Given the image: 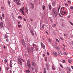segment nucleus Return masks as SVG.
Returning a JSON list of instances; mask_svg holds the SVG:
<instances>
[{
  "instance_id": "obj_1",
  "label": "nucleus",
  "mask_w": 73,
  "mask_h": 73,
  "mask_svg": "<svg viewBox=\"0 0 73 73\" xmlns=\"http://www.w3.org/2000/svg\"><path fill=\"white\" fill-rule=\"evenodd\" d=\"M27 48L28 50V52L30 53H31V52H32V50L34 49V48L33 47H28Z\"/></svg>"
},
{
  "instance_id": "obj_2",
  "label": "nucleus",
  "mask_w": 73,
  "mask_h": 73,
  "mask_svg": "<svg viewBox=\"0 0 73 73\" xmlns=\"http://www.w3.org/2000/svg\"><path fill=\"white\" fill-rule=\"evenodd\" d=\"M27 65L28 69H31V62L29 60L27 61Z\"/></svg>"
},
{
  "instance_id": "obj_3",
  "label": "nucleus",
  "mask_w": 73,
  "mask_h": 73,
  "mask_svg": "<svg viewBox=\"0 0 73 73\" xmlns=\"http://www.w3.org/2000/svg\"><path fill=\"white\" fill-rule=\"evenodd\" d=\"M46 68L47 69V70H49V63L48 62H46L45 63Z\"/></svg>"
},
{
  "instance_id": "obj_4",
  "label": "nucleus",
  "mask_w": 73,
  "mask_h": 73,
  "mask_svg": "<svg viewBox=\"0 0 73 73\" xmlns=\"http://www.w3.org/2000/svg\"><path fill=\"white\" fill-rule=\"evenodd\" d=\"M13 1L14 2L16 3L17 5H21V3H19V0H13Z\"/></svg>"
},
{
  "instance_id": "obj_5",
  "label": "nucleus",
  "mask_w": 73,
  "mask_h": 73,
  "mask_svg": "<svg viewBox=\"0 0 73 73\" xmlns=\"http://www.w3.org/2000/svg\"><path fill=\"white\" fill-rule=\"evenodd\" d=\"M31 65L32 66H37V64L35 63L34 61H32Z\"/></svg>"
},
{
  "instance_id": "obj_6",
  "label": "nucleus",
  "mask_w": 73,
  "mask_h": 73,
  "mask_svg": "<svg viewBox=\"0 0 73 73\" xmlns=\"http://www.w3.org/2000/svg\"><path fill=\"white\" fill-rule=\"evenodd\" d=\"M3 27H4V23L2 22L0 23V29H1Z\"/></svg>"
},
{
  "instance_id": "obj_7",
  "label": "nucleus",
  "mask_w": 73,
  "mask_h": 73,
  "mask_svg": "<svg viewBox=\"0 0 73 73\" xmlns=\"http://www.w3.org/2000/svg\"><path fill=\"white\" fill-rule=\"evenodd\" d=\"M22 42L23 45L24 46H25V47H26V44H26V43H25V42L24 41V40H22Z\"/></svg>"
},
{
  "instance_id": "obj_8",
  "label": "nucleus",
  "mask_w": 73,
  "mask_h": 73,
  "mask_svg": "<svg viewBox=\"0 0 73 73\" xmlns=\"http://www.w3.org/2000/svg\"><path fill=\"white\" fill-rule=\"evenodd\" d=\"M41 46L42 47V48H43V49H44L45 48V45H44V44L42 43V42H41Z\"/></svg>"
},
{
  "instance_id": "obj_9",
  "label": "nucleus",
  "mask_w": 73,
  "mask_h": 73,
  "mask_svg": "<svg viewBox=\"0 0 73 73\" xmlns=\"http://www.w3.org/2000/svg\"><path fill=\"white\" fill-rule=\"evenodd\" d=\"M56 1H54V2H53L52 3V6H55L56 5Z\"/></svg>"
},
{
  "instance_id": "obj_10",
  "label": "nucleus",
  "mask_w": 73,
  "mask_h": 73,
  "mask_svg": "<svg viewBox=\"0 0 73 73\" xmlns=\"http://www.w3.org/2000/svg\"><path fill=\"white\" fill-rule=\"evenodd\" d=\"M67 69L69 71V72H71V69H70V68L68 67L67 68Z\"/></svg>"
},
{
  "instance_id": "obj_11",
  "label": "nucleus",
  "mask_w": 73,
  "mask_h": 73,
  "mask_svg": "<svg viewBox=\"0 0 73 73\" xmlns=\"http://www.w3.org/2000/svg\"><path fill=\"white\" fill-rule=\"evenodd\" d=\"M34 68L35 69V71L36 72H37V68L36 67V66H34Z\"/></svg>"
},
{
  "instance_id": "obj_12",
  "label": "nucleus",
  "mask_w": 73,
  "mask_h": 73,
  "mask_svg": "<svg viewBox=\"0 0 73 73\" xmlns=\"http://www.w3.org/2000/svg\"><path fill=\"white\" fill-rule=\"evenodd\" d=\"M25 72L26 73H29L30 72V70H26Z\"/></svg>"
},
{
  "instance_id": "obj_13",
  "label": "nucleus",
  "mask_w": 73,
  "mask_h": 73,
  "mask_svg": "<svg viewBox=\"0 0 73 73\" xmlns=\"http://www.w3.org/2000/svg\"><path fill=\"white\" fill-rule=\"evenodd\" d=\"M54 14H55V15H54L55 17H56L57 16V15H58V14H57V13H55V12H54Z\"/></svg>"
},
{
  "instance_id": "obj_14",
  "label": "nucleus",
  "mask_w": 73,
  "mask_h": 73,
  "mask_svg": "<svg viewBox=\"0 0 73 73\" xmlns=\"http://www.w3.org/2000/svg\"><path fill=\"white\" fill-rule=\"evenodd\" d=\"M30 32L33 36L34 35V33H33V31L32 30H30Z\"/></svg>"
},
{
  "instance_id": "obj_15",
  "label": "nucleus",
  "mask_w": 73,
  "mask_h": 73,
  "mask_svg": "<svg viewBox=\"0 0 73 73\" xmlns=\"http://www.w3.org/2000/svg\"><path fill=\"white\" fill-rule=\"evenodd\" d=\"M48 7H49V9L50 10H51V9H52V6H51V5H48Z\"/></svg>"
},
{
  "instance_id": "obj_16",
  "label": "nucleus",
  "mask_w": 73,
  "mask_h": 73,
  "mask_svg": "<svg viewBox=\"0 0 73 73\" xmlns=\"http://www.w3.org/2000/svg\"><path fill=\"white\" fill-rule=\"evenodd\" d=\"M44 71H43V73H46V68H44Z\"/></svg>"
},
{
  "instance_id": "obj_17",
  "label": "nucleus",
  "mask_w": 73,
  "mask_h": 73,
  "mask_svg": "<svg viewBox=\"0 0 73 73\" xmlns=\"http://www.w3.org/2000/svg\"><path fill=\"white\" fill-rule=\"evenodd\" d=\"M55 48H56V49H57L58 50H60V47L58 46H56Z\"/></svg>"
},
{
  "instance_id": "obj_18",
  "label": "nucleus",
  "mask_w": 73,
  "mask_h": 73,
  "mask_svg": "<svg viewBox=\"0 0 73 73\" xmlns=\"http://www.w3.org/2000/svg\"><path fill=\"white\" fill-rule=\"evenodd\" d=\"M52 53H53V54H54V55H55V56H57V52H55V53H54V52H52Z\"/></svg>"
},
{
  "instance_id": "obj_19",
  "label": "nucleus",
  "mask_w": 73,
  "mask_h": 73,
  "mask_svg": "<svg viewBox=\"0 0 73 73\" xmlns=\"http://www.w3.org/2000/svg\"><path fill=\"white\" fill-rule=\"evenodd\" d=\"M58 55H59L61 56V55H62V53H61V52H58Z\"/></svg>"
},
{
  "instance_id": "obj_20",
  "label": "nucleus",
  "mask_w": 73,
  "mask_h": 73,
  "mask_svg": "<svg viewBox=\"0 0 73 73\" xmlns=\"http://www.w3.org/2000/svg\"><path fill=\"white\" fill-rule=\"evenodd\" d=\"M9 39H10V38H7L6 39V41L7 42H9Z\"/></svg>"
},
{
  "instance_id": "obj_21",
  "label": "nucleus",
  "mask_w": 73,
  "mask_h": 73,
  "mask_svg": "<svg viewBox=\"0 0 73 73\" xmlns=\"http://www.w3.org/2000/svg\"><path fill=\"white\" fill-rule=\"evenodd\" d=\"M21 13L22 14V15H24L25 14V13H24V11H21Z\"/></svg>"
},
{
  "instance_id": "obj_22",
  "label": "nucleus",
  "mask_w": 73,
  "mask_h": 73,
  "mask_svg": "<svg viewBox=\"0 0 73 73\" xmlns=\"http://www.w3.org/2000/svg\"><path fill=\"white\" fill-rule=\"evenodd\" d=\"M18 62H19V64H20V65H22L23 64L22 63V62L20 60V61H18Z\"/></svg>"
},
{
  "instance_id": "obj_23",
  "label": "nucleus",
  "mask_w": 73,
  "mask_h": 73,
  "mask_svg": "<svg viewBox=\"0 0 73 73\" xmlns=\"http://www.w3.org/2000/svg\"><path fill=\"white\" fill-rule=\"evenodd\" d=\"M42 8L43 10L44 11V10H45V6H43L42 7Z\"/></svg>"
},
{
  "instance_id": "obj_24",
  "label": "nucleus",
  "mask_w": 73,
  "mask_h": 73,
  "mask_svg": "<svg viewBox=\"0 0 73 73\" xmlns=\"http://www.w3.org/2000/svg\"><path fill=\"white\" fill-rule=\"evenodd\" d=\"M21 11H24V7H23L22 8L20 9Z\"/></svg>"
},
{
  "instance_id": "obj_25",
  "label": "nucleus",
  "mask_w": 73,
  "mask_h": 73,
  "mask_svg": "<svg viewBox=\"0 0 73 73\" xmlns=\"http://www.w3.org/2000/svg\"><path fill=\"white\" fill-rule=\"evenodd\" d=\"M22 60L21 58H18V61H21V60Z\"/></svg>"
},
{
  "instance_id": "obj_26",
  "label": "nucleus",
  "mask_w": 73,
  "mask_h": 73,
  "mask_svg": "<svg viewBox=\"0 0 73 73\" xmlns=\"http://www.w3.org/2000/svg\"><path fill=\"white\" fill-rule=\"evenodd\" d=\"M1 9L3 10V9H4V7L3 6H2L1 7Z\"/></svg>"
},
{
  "instance_id": "obj_27",
  "label": "nucleus",
  "mask_w": 73,
  "mask_h": 73,
  "mask_svg": "<svg viewBox=\"0 0 73 73\" xmlns=\"http://www.w3.org/2000/svg\"><path fill=\"white\" fill-rule=\"evenodd\" d=\"M4 61L5 62V64H6L7 62V59H5L4 60Z\"/></svg>"
},
{
  "instance_id": "obj_28",
  "label": "nucleus",
  "mask_w": 73,
  "mask_h": 73,
  "mask_svg": "<svg viewBox=\"0 0 73 73\" xmlns=\"http://www.w3.org/2000/svg\"><path fill=\"white\" fill-rule=\"evenodd\" d=\"M25 10L26 12H27V13H28V9H27V7H26L25 8Z\"/></svg>"
},
{
  "instance_id": "obj_29",
  "label": "nucleus",
  "mask_w": 73,
  "mask_h": 73,
  "mask_svg": "<svg viewBox=\"0 0 73 73\" xmlns=\"http://www.w3.org/2000/svg\"><path fill=\"white\" fill-rule=\"evenodd\" d=\"M31 69L32 71H33L34 70V68L33 67H31Z\"/></svg>"
},
{
  "instance_id": "obj_30",
  "label": "nucleus",
  "mask_w": 73,
  "mask_h": 73,
  "mask_svg": "<svg viewBox=\"0 0 73 73\" xmlns=\"http://www.w3.org/2000/svg\"><path fill=\"white\" fill-rule=\"evenodd\" d=\"M12 63H10V68H12Z\"/></svg>"
},
{
  "instance_id": "obj_31",
  "label": "nucleus",
  "mask_w": 73,
  "mask_h": 73,
  "mask_svg": "<svg viewBox=\"0 0 73 73\" xmlns=\"http://www.w3.org/2000/svg\"><path fill=\"white\" fill-rule=\"evenodd\" d=\"M45 61H48V59H47V57H45Z\"/></svg>"
},
{
  "instance_id": "obj_32",
  "label": "nucleus",
  "mask_w": 73,
  "mask_h": 73,
  "mask_svg": "<svg viewBox=\"0 0 73 73\" xmlns=\"http://www.w3.org/2000/svg\"><path fill=\"white\" fill-rule=\"evenodd\" d=\"M64 54V55H66L68 54V53H67V52H64L63 53Z\"/></svg>"
},
{
  "instance_id": "obj_33",
  "label": "nucleus",
  "mask_w": 73,
  "mask_h": 73,
  "mask_svg": "<svg viewBox=\"0 0 73 73\" xmlns=\"http://www.w3.org/2000/svg\"><path fill=\"white\" fill-rule=\"evenodd\" d=\"M18 17L19 19H23V17H21V16H18Z\"/></svg>"
},
{
  "instance_id": "obj_34",
  "label": "nucleus",
  "mask_w": 73,
  "mask_h": 73,
  "mask_svg": "<svg viewBox=\"0 0 73 73\" xmlns=\"http://www.w3.org/2000/svg\"><path fill=\"white\" fill-rule=\"evenodd\" d=\"M59 16H60V17H63L61 16V15H60V13H59Z\"/></svg>"
},
{
  "instance_id": "obj_35",
  "label": "nucleus",
  "mask_w": 73,
  "mask_h": 73,
  "mask_svg": "<svg viewBox=\"0 0 73 73\" xmlns=\"http://www.w3.org/2000/svg\"><path fill=\"white\" fill-rule=\"evenodd\" d=\"M32 9H33V8H35V5H34L32 6Z\"/></svg>"
},
{
  "instance_id": "obj_36",
  "label": "nucleus",
  "mask_w": 73,
  "mask_h": 73,
  "mask_svg": "<svg viewBox=\"0 0 73 73\" xmlns=\"http://www.w3.org/2000/svg\"><path fill=\"white\" fill-rule=\"evenodd\" d=\"M4 37L5 38H7L8 37V36L7 35H5Z\"/></svg>"
},
{
  "instance_id": "obj_37",
  "label": "nucleus",
  "mask_w": 73,
  "mask_h": 73,
  "mask_svg": "<svg viewBox=\"0 0 73 73\" xmlns=\"http://www.w3.org/2000/svg\"><path fill=\"white\" fill-rule=\"evenodd\" d=\"M48 41H49L50 42H51L52 41V39H48Z\"/></svg>"
},
{
  "instance_id": "obj_38",
  "label": "nucleus",
  "mask_w": 73,
  "mask_h": 73,
  "mask_svg": "<svg viewBox=\"0 0 73 73\" xmlns=\"http://www.w3.org/2000/svg\"><path fill=\"white\" fill-rule=\"evenodd\" d=\"M8 4H9V5H10V4H11V2L9 1H8Z\"/></svg>"
},
{
  "instance_id": "obj_39",
  "label": "nucleus",
  "mask_w": 73,
  "mask_h": 73,
  "mask_svg": "<svg viewBox=\"0 0 73 73\" xmlns=\"http://www.w3.org/2000/svg\"><path fill=\"white\" fill-rule=\"evenodd\" d=\"M71 44L72 45H73V41L71 42Z\"/></svg>"
},
{
  "instance_id": "obj_40",
  "label": "nucleus",
  "mask_w": 73,
  "mask_h": 73,
  "mask_svg": "<svg viewBox=\"0 0 73 73\" xmlns=\"http://www.w3.org/2000/svg\"><path fill=\"white\" fill-rule=\"evenodd\" d=\"M70 23L71 24V25H73V23L72 22H70Z\"/></svg>"
},
{
  "instance_id": "obj_41",
  "label": "nucleus",
  "mask_w": 73,
  "mask_h": 73,
  "mask_svg": "<svg viewBox=\"0 0 73 73\" xmlns=\"http://www.w3.org/2000/svg\"><path fill=\"white\" fill-rule=\"evenodd\" d=\"M56 41H57L58 42H59V40H58V39H56Z\"/></svg>"
},
{
  "instance_id": "obj_42",
  "label": "nucleus",
  "mask_w": 73,
  "mask_h": 73,
  "mask_svg": "<svg viewBox=\"0 0 73 73\" xmlns=\"http://www.w3.org/2000/svg\"><path fill=\"white\" fill-rule=\"evenodd\" d=\"M70 9H73V7L72 6H71L70 7Z\"/></svg>"
},
{
  "instance_id": "obj_43",
  "label": "nucleus",
  "mask_w": 73,
  "mask_h": 73,
  "mask_svg": "<svg viewBox=\"0 0 73 73\" xmlns=\"http://www.w3.org/2000/svg\"><path fill=\"white\" fill-rule=\"evenodd\" d=\"M30 20L31 21H33V20L32 18H30Z\"/></svg>"
},
{
  "instance_id": "obj_44",
  "label": "nucleus",
  "mask_w": 73,
  "mask_h": 73,
  "mask_svg": "<svg viewBox=\"0 0 73 73\" xmlns=\"http://www.w3.org/2000/svg\"><path fill=\"white\" fill-rule=\"evenodd\" d=\"M69 62V63H72V60H71L70 62Z\"/></svg>"
},
{
  "instance_id": "obj_45",
  "label": "nucleus",
  "mask_w": 73,
  "mask_h": 73,
  "mask_svg": "<svg viewBox=\"0 0 73 73\" xmlns=\"http://www.w3.org/2000/svg\"><path fill=\"white\" fill-rule=\"evenodd\" d=\"M56 24H54L52 26L53 27H56Z\"/></svg>"
},
{
  "instance_id": "obj_46",
  "label": "nucleus",
  "mask_w": 73,
  "mask_h": 73,
  "mask_svg": "<svg viewBox=\"0 0 73 73\" xmlns=\"http://www.w3.org/2000/svg\"><path fill=\"white\" fill-rule=\"evenodd\" d=\"M60 66L61 68H63V66H62V65L61 64H60Z\"/></svg>"
},
{
  "instance_id": "obj_47",
  "label": "nucleus",
  "mask_w": 73,
  "mask_h": 73,
  "mask_svg": "<svg viewBox=\"0 0 73 73\" xmlns=\"http://www.w3.org/2000/svg\"><path fill=\"white\" fill-rule=\"evenodd\" d=\"M18 27H19V28H20V27H21V25H18Z\"/></svg>"
},
{
  "instance_id": "obj_48",
  "label": "nucleus",
  "mask_w": 73,
  "mask_h": 73,
  "mask_svg": "<svg viewBox=\"0 0 73 73\" xmlns=\"http://www.w3.org/2000/svg\"><path fill=\"white\" fill-rule=\"evenodd\" d=\"M2 17H4V14H2Z\"/></svg>"
},
{
  "instance_id": "obj_49",
  "label": "nucleus",
  "mask_w": 73,
  "mask_h": 73,
  "mask_svg": "<svg viewBox=\"0 0 73 73\" xmlns=\"http://www.w3.org/2000/svg\"><path fill=\"white\" fill-rule=\"evenodd\" d=\"M1 66H0V72H1Z\"/></svg>"
},
{
  "instance_id": "obj_50",
  "label": "nucleus",
  "mask_w": 73,
  "mask_h": 73,
  "mask_svg": "<svg viewBox=\"0 0 73 73\" xmlns=\"http://www.w3.org/2000/svg\"><path fill=\"white\" fill-rule=\"evenodd\" d=\"M63 63H65V61L64 60H63Z\"/></svg>"
},
{
  "instance_id": "obj_51",
  "label": "nucleus",
  "mask_w": 73,
  "mask_h": 73,
  "mask_svg": "<svg viewBox=\"0 0 73 73\" xmlns=\"http://www.w3.org/2000/svg\"><path fill=\"white\" fill-rule=\"evenodd\" d=\"M65 5H67V6H68V5L67 3H65L64 4Z\"/></svg>"
},
{
  "instance_id": "obj_52",
  "label": "nucleus",
  "mask_w": 73,
  "mask_h": 73,
  "mask_svg": "<svg viewBox=\"0 0 73 73\" xmlns=\"http://www.w3.org/2000/svg\"><path fill=\"white\" fill-rule=\"evenodd\" d=\"M46 53L48 55H49V52H47Z\"/></svg>"
},
{
  "instance_id": "obj_53",
  "label": "nucleus",
  "mask_w": 73,
  "mask_h": 73,
  "mask_svg": "<svg viewBox=\"0 0 73 73\" xmlns=\"http://www.w3.org/2000/svg\"><path fill=\"white\" fill-rule=\"evenodd\" d=\"M44 25H42V28H44Z\"/></svg>"
},
{
  "instance_id": "obj_54",
  "label": "nucleus",
  "mask_w": 73,
  "mask_h": 73,
  "mask_svg": "<svg viewBox=\"0 0 73 73\" xmlns=\"http://www.w3.org/2000/svg\"><path fill=\"white\" fill-rule=\"evenodd\" d=\"M52 68L54 70H56V68H55L52 67Z\"/></svg>"
},
{
  "instance_id": "obj_55",
  "label": "nucleus",
  "mask_w": 73,
  "mask_h": 73,
  "mask_svg": "<svg viewBox=\"0 0 73 73\" xmlns=\"http://www.w3.org/2000/svg\"><path fill=\"white\" fill-rule=\"evenodd\" d=\"M46 33H47L48 35H49V34H48V31H46Z\"/></svg>"
},
{
  "instance_id": "obj_56",
  "label": "nucleus",
  "mask_w": 73,
  "mask_h": 73,
  "mask_svg": "<svg viewBox=\"0 0 73 73\" xmlns=\"http://www.w3.org/2000/svg\"><path fill=\"white\" fill-rule=\"evenodd\" d=\"M33 46H36V45H35V44H33Z\"/></svg>"
},
{
  "instance_id": "obj_57",
  "label": "nucleus",
  "mask_w": 73,
  "mask_h": 73,
  "mask_svg": "<svg viewBox=\"0 0 73 73\" xmlns=\"http://www.w3.org/2000/svg\"><path fill=\"white\" fill-rule=\"evenodd\" d=\"M66 34H64V36H66Z\"/></svg>"
},
{
  "instance_id": "obj_58",
  "label": "nucleus",
  "mask_w": 73,
  "mask_h": 73,
  "mask_svg": "<svg viewBox=\"0 0 73 73\" xmlns=\"http://www.w3.org/2000/svg\"><path fill=\"white\" fill-rule=\"evenodd\" d=\"M62 45L63 46H64V47H65V45L64 44H62Z\"/></svg>"
},
{
  "instance_id": "obj_59",
  "label": "nucleus",
  "mask_w": 73,
  "mask_h": 73,
  "mask_svg": "<svg viewBox=\"0 0 73 73\" xmlns=\"http://www.w3.org/2000/svg\"><path fill=\"white\" fill-rule=\"evenodd\" d=\"M0 19H1V20H3V18L1 17H0Z\"/></svg>"
},
{
  "instance_id": "obj_60",
  "label": "nucleus",
  "mask_w": 73,
  "mask_h": 73,
  "mask_svg": "<svg viewBox=\"0 0 73 73\" xmlns=\"http://www.w3.org/2000/svg\"><path fill=\"white\" fill-rule=\"evenodd\" d=\"M31 5H34V4H33V3H31Z\"/></svg>"
},
{
  "instance_id": "obj_61",
  "label": "nucleus",
  "mask_w": 73,
  "mask_h": 73,
  "mask_svg": "<svg viewBox=\"0 0 73 73\" xmlns=\"http://www.w3.org/2000/svg\"><path fill=\"white\" fill-rule=\"evenodd\" d=\"M63 13L64 14H65L66 13V11H64V12H63Z\"/></svg>"
},
{
  "instance_id": "obj_62",
  "label": "nucleus",
  "mask_w": 73,
  "mask_h": 73,
  "mask_svg": "<svg viewBox=\"0 0 73 73\" xmlns=\"http://www.w3.org/2000/svg\"><path fill=\"white\" fill-rule=\"evenodd\" d=\"M71 60H70L69 59H68V62H69L70 61H71Z\"/></svg>"
},
{
  "instance_id": "obj_63",
  "label": "nucleus",
  "mask_w": 73,
  "mask_h": 73,
  "mask_svg": "<svg viewBox=\"0 0 73 73\" xmlns=\"http://www.w3.org/2000/svg\"><path fill=\"white\" fill-rule=\"evenodd\" d=\"M10 73H12V71L11 70H10Z\"/></svg>"
},
{
  "instance_id": "obj_64",
  "label": "nucleus",
  "mask_w": 73,
  "mask_h": 73,
  "mask_svg": "<svg viewBox=\"0 0 73 73\" xmlns=\"http://www.w3.org/2000/svg\"><path fill=\"white\" fill-rule=\"evenodd\" d=\"M18 24H19V23H20V21H19L18 22Z\"/></svg>"
}]
</instances>
